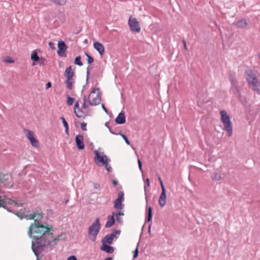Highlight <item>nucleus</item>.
<instances>
[{
    "instance_id": "nucleus-1",
    "label": "nucleus",
    "mask_w": 260,
    "mask_h": 260,
    "mask_svg": "<svg viewBox=\"0 0 260 260\" xmlns=\"http://www.w3.org/2000/svg\"><path fill=\"white\" fill-rule=\"evenodd\" d=\"M35 223H31L28 228V235L30 238H32L33 240H39L41 238H46V237H49V238L45 240V241H48L51 237L50 231L52 230V226L48 224L45 225L40 220L44 216V214L42 212L37 211L35 212Z\"/></svg>"
},
{
    "instance_id": "nucleus-2",
    "label": "nucleus",
    "mask_w": 260,
    "mask_h": 260,
    "mask_svg": "<svg viewBox=\"0 0 260 260\" xmlns=\"http://www.w3.org/2000/svg\"><path fill=\"white\" fill-rule=\"evenodd\" d=\"M50 233L51 234V237L48 241H45V239H47L48 237H46V238H40L38 239H32L31 242V249L36 256H38L43 251L44 247L48 246L51 244L53 242H57L59 241V237H56L53 239V234L50 231Z\"/></svg>"
},
{
    "instance_id": "nucleus-3",
    "label": "nucleus",
    "mask_w": 260,
    "mask_h": 260,
    "mask_svg": "<svg viewBox=\"0 0 260 260\" xmlns=\"http://www.w3.org/2000/svg\"><path fill=\"white\" fill-rule=\"evenodd\" d=\"M246 80L249 86L257 93L260 94V81L251 70L246 71Z\"/></svg>"
},
{
    "instance_id": "nucleus-4",
    "label": "nucleus",
    "mask_w": 260,
    "mask_h": 260,
    "mask_svg": "<svg viewBox=\"0 0 260 260\" xmlns=\"http://www.w3.org/2000/svg\"><path fill=\"white\" fill-rule=\"evenodd\" d=\"M220 113L221 115V120L223 123L224 129L227 132L228 136L231 137L232 135L233 129L230 117L225 110H222Z\"/></svg>"
},
{
    "instance_id": "nucleus-5",
    "label": "nucleus",
    "mask_w": 260,
    "mask_h": 260,
    "mask_svg": "<svg viewBox=\"0 0 260 260\" xmlns=\"http://www.w3.org/2000/svg\"><path fill=\"white\" fill-rule=\"evenodd\" d=\"M95 156L94 160L95 162L99 166H102L110 161V159L105 155H100L99 152L97 150L94 151Z\"/></svg>"
},
{
    "instance_id": "nucleus-6",
    "label": "nucleus",
    "mask_w": 260,
    "mask_h": 260,
    "mask_svg": "<svg viewBox=\"0 0 260 260\" xmlns=\"http://www.w3.org/2000/svg\"><path fill=\"white\" fill-rule=\"evenodd\" d=\"M124 200V192L120 191L118 192V198L114 202V208L117 210H122L124 208V205L122 202Z\"/></svg>"
},
{
    "instance_id": "nucleus-7",
    "label": "nucleus",
    "mask_w": 260,
    "mask_h": 260,
    "mask_svg": "<svg viewBox=\"0 0 260 260\" xmlns=\"http://www.w3.org/2000/svg\"><path fill=\"white\" fill-rule=\"evenodd\" d=\"M128 24L132 31L135 32H139L140 31L141 27L139 25V22L136 18L130 17L128 20Z\"/></svg>"
},
{
    "instance_id": "nucleus-8",
    "label": "nucleus",
    "mask_w": 260,
    "mask_h": 260,
    "mask_svg": "<svg viewBox=\"0 0 260 260\" xmlns=\"http://www.w3.org/2000/svg\"><path fill=\"white\" fill-rule=\"evenodd\" d=\"M57 55L60 57H66L67 56L66 51L67 49L68 46L62 40L58 41L57 44Z\"/></svg>"
},
{
    "instance_id": "nucleus-9",
    "label": "nucleus",
    "mask_w": 260,
    "mask_h": 260,
    "mask_svg": "<svg viewBox=\"0 0 260 260\" xmlns=\"http://www.w3.org/2000/svg\"><path fill=\"white\" fill-rule=\"evenodd\" d=\"M101 230V228L99 226H92V225H90L88 228V233L89 235V239L92 241L94 242L96 236Z\"/></svg>"
},
{
    "instance_id": "nucleus-10",
    "label": "nucleus",
    "mask_w": 260,
    "mask_h": 260,
    "mask_svg": "<svg viewBox=\"0 0 260 260\" xmlns=\"http://www.w3.org/2000/svg\"><path fill=\"white\" fill-rule=\"evenodd\" d=\"M75 143L76 147L79 150H83L84 148L83 136L81 135H77L75 137Z\"/></svg>"
},
{
    "instance_id": "nucleus-11",
    "label": "nucleus",
    "mask_w": 260,
    "mask_h": 260,
    "mask_svg": "<svg viewBox=\"0 0 260 260\" xmlns=\"http://www.w3.org/2000/svg\"><path fill=\"white\" fill-rule=\"evenodd\" d=\"M114 214L115 212H112V215L108 216L107 221L105 225L106 228H110L115 224V219L114 218Z\"/></svg>"
},
{
    "instance_id": "nucleus-12",
    "label": "nucleus",
    "mask_w": 260,
    "mask_h": 260,
    "mask_svg": "<svg viewBox=\"0 0 260 260\" xmlns=\"http://www.w3.org/2000/svg\"><path fill=\"white\" fill-rule=\"evenodd\" d=\"M115 121L116 124H123L125 123L126 119H125V116L124 115V113L123 111H121L118 115V116L116 117V119H115Z\"/></svg>"
},
{
    "instance_id": "nucleus-13",
    "label": "nucleus",
    "mask_w": 260,
    "mask_h": 260,
    "mask_svg": "<svg viewBox=\"0 0 260 260\" xmlns=\"http://www.w3.org/2000/svg\"><path fill=\"white\" fill-rule=\"evenodd\" d=\"M166 199H167V196H166V190H161V193L160 194V196L158 200V203L160 207H164L166 203Z\"/></svg>"
},
{
    "instance_id": "nucleus-14",
    "label": "nucleus",
    "mask_w": 260,
    "mask_h": 260,
    "mask_svg": "<svg viewBox=\"0 0 260 260\" xmlns=\"http://www.w3.org/2000/svg\"><path fill=\"white\" fill-rule=\"evenodd\" d=\"M101 101V93L99 92L96 96L94 98L92 101L88 99V102L90 106H96L100 104Z\"/></svg>"
},
{
    "instance_id": "nucleus-15",
    "label": "nucleus",
    "mask_w": 260,
    "mask_h": 260,
    "mask_svg": "<svg viewBox=\"0 0 260 260\" xmlns=\"http://www.w3.org/2000/svg\"><path fill=\"white\" fill-rule=\"evenodd\" d=\"M93 47L101 55H103L105 52V48L104 45L102 43L98 42H94Z\"/></svg>"
},
{
    "instance_id": "nucleus-16",
    "label": "nucleus",
    "mask_w": 260,
    "mask_h": 260,
    "mask_svg": "<svg viewBox=\"0 0 260 260\" xmlns=\"http://www.w3.org/2000/svg\"><path fill=\"white\" fill-rule=\"evenodd\" d=\"M72 66H70L66 69L64 76L67 79H73V77L75 75V73L72 71Z\"/></svg>"
},
{
    "instance_id": "nucleus-17",
    "label": "nucleus",
    "mask_w": 260,
    "mask_h": 260,
    "mask_svg": "<svg viewBox=\"0 0 260 260\" xmlns=\"http://www.w3.org/2000/svg\"><path fill=\"white\" fill-rule=\"evenodd\" d=\"M101 249L108 253H112L114 251V248L113 247L107 244H102V246L101 247Z\"/></svg>"
},
{
    "instance_id": "nucleus-18",
    "label": "nucleus",
    "mask_w": 260,
    "mask_h": 260,
    "mask_svg": "<svg viewBox=\"0 0 260 260\" xmlns=\"http://www.w3.org/2000/svg\"><path fill=\"white\" fill-rule=\"evenodd\" d=\"M80 108L79 107V102L78 101H76L75 102V105H74V113H75V114H76V116L77 117L85 118L88 115V114L82 115V114H79V113H77V112L76 110H78Z\"/></svg>"
},
{
    "instance_id": "nucleus-19",
    "label": "nucleus",
    "mask_w": 260,
    "mask_h": 260,
    "mask_svg": "<svg viewBox=\"0 0 260 260\" xmlns=\"http://www.w3.org/2000/svg\"><path fill=\"white\" fill-rule=\"evenodd\" d=\"M146 222H149L151 221L152 218V208L151 206L147 207L146 211Z\"/></svg>"
},
{
    "instance_id": "nucleus-20",
    "label": "nucleus",
    "mask_w": 260,
    "mask_h": 260,
    "mask_svg": "<svg viewBox=\"0 0 260 260\" xmlns=\"http://www.w3.org/2000/svg\"><path fill=\"white\" fill-rule=\"evenodd\" d=\"M247 24L246 20L245 19H242L239 20L236 24V26L240 28H244Z\"/></svg>"
},
{
    "instance_id": "nucleus-21",
    "label": "nucleus",
    "mask_w": 260,
    "mask_h": 260,
    "mask_svg": "<svg viewBox=\"0 0 260 260\" xmlns=\"http://www.w3.org/2000/svg\"><path fill=\"white\" fill-rule=\"evenodd\" d=\"M113 239L110 238V237L107 235L104 237V238L102 240V244H111L113 243Z\"/></svg>"
},
{
    "instance_id": "nucleus-22",
    "label": "nucleus",
    "mask_w": 260,
    "mask_h": 260,
    "mask_svg": "<svg viewBox=\"0 0 260 260\" xmlns=\"http://www.w3.org/2000/svg\"><path fill=\"white\" fill-rule=\"evenodd\" d=\"M60 120L62 121V124L63 125V126L65 128V132L67 134H69V125L67 121L66 120L65 118L61 116L59 118Z\"/></svg>"
},
{
    "instance_id": "nucleus-23",
    "label": "nucleus",
    "mask_w": 260,
    "mask_h": 260,
    "mask_svg": "<svg viewBox=\"0 0 260 260\" xmlns=\"http://www.w3.org/2000/svg\"><path fill=\"white\" fill-rule=\"evenodd\" d=\"M73 79H68L65 81V83L66 84V87L69 89L71 90L73 89V84L74 83V81H73Z\"/></svg>"
},
{
    "instance_id": "nucleus-24",
    "label": "nucleus",
    "mask_w": 260,
    "mask_h": 260,
    "mask_svg": "<svg viewBox=\"0 0 260 260\" xmlns=\"http://www.w3.org/2000/svg\"><path fill=\"white\" fill-rule=\"evenodd\" d=\"M8 178L5 177V182H4L3 183L4 184V186L5 188H11L13 187V182H7L6 180H8Z\"/></svg>"
},
{
    "instance_id": "nucleus-25",
    "label": "nucleus",
    "mask_w": 260,
    "mask_h": 260,
    "mask_svg": "<svg viewBox=\"0 0 260 260\" xmlns=\"http://www.w3.org/2000/svg\"><path fill=\"white\" fill-rule=\"evenodd\" d=\"M120 232L121 231L120 230H114L112 233L108 234V235L110 237V238H111L113 240L114 238L116 239L118 238V237H116V235H119Z\"/></svg>"
},
{
    "instance_id": "nucleus-26",
    "label": "nucleus",
    "mask_w": 260,
    "mask_h": 260,
    "mask_svg": "<svg viewBox=\"0 0 260 260\" xmlns=\"http://www.w3.org/2000/svg\"><path fill=\"white\" fill-rule=\"evenodd\" d=\"M29 140L33 146L38 147L39 146V141L34 137V136L30 138Z\"/></svg>"
},
{
    "instance_id": "nucleus-27",
    "label": "nucleus",
    "mask_w": 260,
    "mask_h": 260,
    "mask_svg": "<svg viewBox=\"0 0 260 260\" xmlns=\"http://www.w3.org/2000/svg\"><path fill=\"white\" fill-rule=\"evenodd\" d=\"M31 59L34 61H38L39 60V57L38 55L37 52L36 51H34L31 55Z\"/></svg>"
},
{
    "instance_id": "nucleus-28",
    "label": "nucleus",
    "mask_w": 260,
    "mask_h": 260,
    "mask_svg": "<svg viewBox=\"0 0 260 260\" xmlns=\"http://www.w3.org/2000/svg\"><path fill=\"white\" fill-rule=\"evenodd\" d=\"M84 54L87 57V63L88 64H91L94 61V58L86 52H84Z\"/></svg>"
},
{
    "instance_id": "nucleus-29",
    "label": "nucleus",
    "mask_w": 260,
    "mask_h": 260,
    "mask_svg": "<svg viewBox=\"0 0 260 260\" xmlns=\"http://www.w3.org/2000/svg\"><path fill=\"white\" fill-rule=\"evenodd\" d=\"M116 135H120L122 138L123 139V140H124L125 142L128 145H131V143H130V141H129L127 137L123 133H122V132H119L118 134H116Z\"/></svg>"
},
{
    "instance_id": "nucleus-30",
    "label": "nucleus",
    "mask_w": 260,
    "mask_h": 260,
    "mask_svg": "<svg viewBox=\"0 0 260 260\" xmlns=\"http://www.w3.org/2000/svg\"><path fill=\"white\" fill-rule=\"evenodd\" d=\"M81 57L80 56H77L75 57L74 60V63L79 66H83V63L81 61Z\"/></svg>"
},
{
    "instance_id": "nucleus-31",
    "label": "nucleus",
    "mask_w": 260,
    "mask_h": 260,
    "mask_svg": "<svg viewBox=\"0 0 260 260\" xmlns=\"http://www.w3.org/2000/svg\"><path fill=\"white\" fill-rule=\"evenodd\" d=\"M140 243L139 242L137 243V247L135 250L133 252V258H136L138 257L139 255V246Z\"/></svg>"
},
{
    "instance_id": "nucleus-32",
    "label": "nucleus",
    "mask_w": 260,
    "mask_h": 260,
    "mask_svg": "<svg viewBox=\"0 0 260 260\" xmlns=\"http://www.w3.org/2000/svg\"><path fill=\"white\" fill-rule=\"evenodd\" d=\"M231 82L232 84L231 90L233 91V92L235 93V90L237 92L239 91L238 88L237 86H235V84L234 82V80L233 79H231Z\"/></svg>"
},
{
    "instance_id": "nucleus-33",
    "label": "nucleus",
    "mask_w": 260,
    "mask_h": 260,
    "mask_svg": "<svg viewBox=\"0 0 260 260\" xmlns=\"http://www.w3.org/2000/svg\"><path fill=\"white\" fill-rule=\"evenodd\" d=\"M4 197L5 198V201H7V206H8V205H12L14 204V203L15 202V200L7 198L6 196H4Z\"/></svg>"
},
{
    "instance_id": "nucleus-34",
    "label": "nucleus",
    "mask_w": 260,
    "mask_h": 260,
    "mask_svg": "<svg viewBox=\"0 0 260 260\" xmlns=\"http://www.w3.org/2000/svg\"><path fill=\"white\" fill-rule=\"evenodd\" d=\"M51 2L54 3L58 5H63L66 4V0H50Z\"/></svg>"
},
{
    "instance_id": "nucleus-35",
    "label": "nucleus",
    "mask_w": 260,
    "mask_h": 260,
    "mask_svg": "<svg viewBox=\"0 0 260 260\" xmlns=\"http://www.w3.org/2000/svg\"><path fill=\"white\" fill-rule=\"evenodd\" d=\"M67 103L68 105L71 106L73 104L74 102V99L73 98L71 97L70 96L68 95L67 97Z\"/></svg>"
},
{
    "instance_id": "nucleus-36",
    "label": "nucleus",
    "mask_w": 260,
    "mask_h": 260,
    "mask_svg": "<svg viewBox=\"0 0 260 260\" xmlns=\"http://www.w3.org/2000/svg\"><path fill=\"white\" fill-rule=\"evenodd\" d=\"M91 225H92V226H96V227H98L99 226L100 228H101V223H100V219L99 218H96L95 220L94 221V222L92 223Z\"/></svg>"
},
{
    "instance_id": "nucleus-37",
    "label": "nucleus",
    "mask_w": 260,
    "mask_h": 260,
    "mask_svg": "<svg viewBox=\"0 0 260 260\" xmlns=\"http://www.w3.org/2000/svg\"><path fill=\"white\" fill-rule=\"evenodd\" d=\"M24 218L26 219H34L35 218V212L33 213H31L29 214L25 213V216H24Z\"/></svg>"
},
{
    "instance_id": "nucleus-38",
    "label": "nucleus",
    "mask_w": 260,
    "mask_h": 260,
    "mask_svg": "<svg viewBox=\"0 0 260 260\" xmlns=\"http://www.w3.org/2000/svg\"><path fill=\"white\" fill-rule=\"evenodd\" d=\"M212 179L214 181H218L220 180L221 176L218 173H215L214 174L213 176H212Z\"/></svg>"
},
{
    "instance_id": "nucleus-39",
    "label": "nucleus",
    "mask_w": 260,
    "mask_h": 260,
    "mask_svg": "<svg viewBox=\"0 0 260 260\" xmlns=\"http://www.w3.org/2000/svg\"><path fill=\"white\" fill-rule=\"evenodd\" d=\"M15 214L19 217L20 218V219L24 218V216H25V212H22L21 210L19 211L18 212L15 213Z\"/></svg>"
},
{
    "instance_id": "nucleus-40",
    "label": "nucleus",
    "mask_w": 260,
    "mask_h": 260,
    "mask_svg": "<svg viewBox=\"0 0 260 260\" xmlns=\"http://www.w3.org/2000/svg\"><path fill=\"white\" fill-rule=\"evenodd\" d=\"M8 177V175L4 174L3 173H0V183L5 182V177Z\"/></svg>"
},
{
    "instance_id": "nucleus-41",
    "label": "nucleus",
    "mask_w": 260,
    "mask_h": 260,
    "mask_svg": "<svg viewBox=\"0 0 260 260\" xmlns=\"http://www.w3.org/2000/svg\"><path fill=\"white\" fill-rule=\"evenodd\" d=\"M4 61L6 63H13L14 60L10 56H7L4 60Z\"/></svg>"
},
{
    "instance_id": "nucleus-42",
    "label": "nucleus",
    "mask_w": 260,
    "mask_h": 260,
    "mask_svg": "<svg viewBox=\"0 0 260 260\" xmlns=\"http://www.w3.org/2000/svg\"><path fill=\"white\" fill-rule=\"evenodd\" d=\"M27 132V134L26 135V137L27 139L29 140L30 138H31L32 137L34 136V134L32 132L29 131V130H26Z\"/></svg>"
},
{
    "instance_id": "nucleus-43",
    "label": "nucleus",
    "mask_w": 260,
    "mask_h": 260,
    "mask_svg": "<svg viewBox=\"0 0 260 260\" xmlns=\"http://www.w3.org/2000/svg\"><path fill=\"white\" fill-rule=\"evenodd\" d=\"M116 217V220L118 223H119L120 224H123V219L120 217V216H115Z\"/></svg>"
},
{
    "instance_id": "nucleus-44",
    "label": "nucleus",
    "mask_w": 260,
    "mask_h": 260,
    "mask_svg": "<svg viewBox=\"0 0 260 260\" xmlns=\"http://www.w3.org/2000/svg\"><path fill=\"white\" fill-rule=\"evenodd\" d=\"M105 166V168L109 172H112V168L111 167L110 165L109 164H108V162L105 164L104 165Z\"/></svg>"
},
{
    "instance_id": "nucleus-45",
    "label": "nucleus",
    "mask_w": 260,
    "mask_h": 260,
    "mask_svg": "<svg viewBox=\"0 0 260 260\" xmlns=\"http://www.w3.org/2000/svg\"><path fill=\"white\" fill-rule=\"evenodd\" d=\"M124 213L121 210H117V212L115 213L114 216H123Z\"/></svg>"
},
{
    "instance_id": "nucleus-46",
    "label": "nucleus",
    "mask_w": 260,
    "mask_h": 260,
    "mask_svg": "<svg viewBox=\"0 0 260 260\" xmlns=\"http://www.w3.org/2000/svg\"><path fill=\"white\" fill-rule=\"evenodd\" d=\"M149 186H150V181H149V178H147L146 180V183H145V186H144L145 191H146V188L147 187H149Z\"/></svg>"
},
{
    "instance_id": "nucleus-47",
    "label": "nucleus",
    "mask_w": 260,
    "mask_h": 260,
    "mask_svg": "<svg viewBox=\"0 0 260 260\" xmlns=\"http://www.w3.org/2000/svg\"><path fill=\"white\" fill-rule=\"evenodd\" d=\"M86 125H87V124L86 123H85L84 122H83L81 123V127L83 131H86L87 130Z\"/></svg>"
},
{
    "instance_id": "nucleus-48",
    "label": "nucleus",
    "mask_w": 260,
    "mask_h": 260,
    "mask_svg": "<svg viewBox=\"0 0 260 260\" xmlns=\"http://www.w3.org/2000/svg\"><path fill=\"white\" fill-rule=\"evenodd\" d=\"M14 205L16 207H22L23 206V204L20 201H15Z\"/></svg>"
},
{
    "instance_id": "nucleus-49",
    "label": "nucleus",
    "mask_w": 260,
    "mask_h": 260,
    "mask_svg": "<svg viewBox=\"0 0 260 260\" xmlns=\"http://www.w3.org/2000/svg\"><path fill=\"white\" fill-rule=\"evenodd\" d=\"M49 46L52 50L55 49V44L53 42H50L49 43Z\"/></svg>"
},
{
    "instance_id": "nucleus-50",
    "label": "nucleus",
    "mask_w": 260,
    "mask_h": 260,
    "mask_svg": "<svg viewBox=\"0 0 260 260\" xmlns=\"http://www.w3.org/2000/svg\"><path fill=\"white\" fill-rule=\"evenodd\" d=\"M105 126H106L107 127H108V129H109V131H110V132L111 133H112V134H114V135L116 134V133H115L113 132L111 130L110 127V126L109 125V124H108V122H106V123H105Z\"/></svg>"
},
{
    "instance_id": "nucleus-51",
    "label": "nucleus",
    "mask_w": 260,
    "mask_h": 260,
    "mask_svg": "<svg viewBox=\"0 0 260 260\" xmlns=\"http://www.w3.org/2000/svg\"><path fill=\"white\" fill-rule=\"evenodd\" d=\"M67 260H77L75 255H71L68 257Z\"/></svg>"
},
{
    "instance_id": "nucleus-52",
    "label": "nucleus",
    "mask_w": 260,
    "mask_h": 260,
    "mask_svg": "<svg viewBox=\"0 0 260 260\" xmlns=\"http://www.w3.org/2000/svg\"><path fill=\"white\" fill-rule=\"evenodd\" d=\"M99 90V88H93V89L91 90V92H90V94L89 95L88 99H89V97H90V96L91 94H92V93H94L96 90Z\"/></svg>"
},
{
    "instance_id": "nucleus-53",
    "label": "nucleus",
    "mask_w": 260,
    "mask_h": 260,
    "mask_svg": "<svg viewBox=\"0 0 260 260\" xmlns=\"http://www.w3.org/2000/svg\"><path fill=\"white\" fill-rule=\"evenodd\" d=\"M52 86V83L50 82H48L46 84V89H48L50 88Z\"/></svg>"
},
{
    "instance_id": "nucleus-54",
    "label": "nucleus",
    "mask_w": 260,
    "mask_h": 260,
    "mask_svg": "<svg viewBox=\"0 0 260 260\" xmlns=\"http://www.w3.org/2000/svg\"><path fill=\"white\" fill-rule=\"evenodd\" d=\"M159 183H160V186H161V190H166V188H165V187L164 186V184L163 183L162 181H161L160 182H159Z\"/></svg>"
},
{
    "instance_id": "nucleus-55",
    "label": "nucleus",
    "mask_w": 260,
    "mask_h": 260,
    "mask_svg": "<svg viewBox=\"0 0 260 260\" xmlns=\"http://www.w3.org/2000/svg\"><path fill=\"white\" fill-rule=\"evenodd\" d=\"M102 108L107 114H108V111L104 104H102Z\"/></svg>"
},
{
    "instance_id": "nucleus-56",
    "label": "nucleus",
    "mask_w": 260,
    "mask_h": 260,
    "mask_svg": "<svg viewBox=\"0 0 260 260\" xmlns=\"http://www.w3.org/2000/svg\"><path fill=\"white\" fill-rule=\"evenodd\" d=\"M77 113H79V114H82V115H84V114H83L84 112H83V110H82V109H81V108L79 109L77 111Z\"/></svg>"
},
{
    "instance_id": "nucleus-57",
    "label": "nucleus",
    "mask_w": 260,
    "mask_h": 260,
    "mask_svg": "<svg viewBox=\"0 0 260 260\" xmlns=\"http://www.w3.org/2000/svg\"><path fill=\"white\" fill-rule=\"evenodd\" d=\"M92 68H93V66L90 64L87 67L86 69L87 71H89L91 70L92 69Z\"/></svg>"
},
{
    "instance_id": "nucleus-58",
    "label": "nucleus",
    "mask_w": 260,
    "mask_h": 260,
    "mask_svg": "<svg viewBox=\"0 0 260 260\" xmlns=\"http://www.w3.org/2000/svg\"><path fill=\"white\" fill-rule=\"evenodd\" d=\"M89 75H90L89 71L87 70V71H86V81H87L89 79Z\"/></svg>"
},
{
    "instance_id": "nucleus-59",
    "label": "nucleus",
    "mask_w": 260,
    "mask_h": 260,
    "mask_svg": "<svg viewBox=\"0 0 260 260\" xmlns=\"http://www.w3.org/2000/svg\"><path fill=\"white\" fill-rule=\"evenodd\" d=\"M182 43L183 44V45H184V48L185 50H187V46H186V42L184 40H182Z\"/></svg>"
},
{
    "instance_id": "nucleus-60",
    "label": "nucleus",
    "mask_w": 260,
    "mask_h": 260,
    "mask_svg": "<svg viewBox=\"0 0 260 260\" xmlns=\"http://www.w3.org/2000/svg\"><path fill=\"white\" fill-rule=\"evenodd\" d=\"M145 199H146V206H147V205H148V197L146 190L145 191Z\"/></svg>"
},
{
    "instance_id": "nucleus-61",
    "label": "nucleus",
    "mask_w": 260,
    "mask_h": 260,
    "mask_svg": "<svg viewBox=\"0 0 260 260\" xmlns=\"http://www.w3.org/2000/svg\"><path fill=\"white\" fill-rule=\"evenodd\" d=\"M88 106L86 104V103H83L82 105V108L83 109H86L87 108Z\"/></svg>"
},
{
    "instance_id": "nucleus-62",
    "label": "nucleus",
    "mask_w": 260,
    "mask_h": 260,
    "mask_svg": "<svg viewBox=\"0 0 260 260\" xmlns=\"http://www.w3.org/2000/svg\"><path fill=\"white\" fill-rule=\"evenodd\" d=\"M112 182L113 184L114 185V186H116L118 184L117 181L115 180H113L112 181Z\"/></svg>"
},
{
    "instance_id": "nucleus-63",
    "label": "nucleus",
    "mask_w": 260,
    "mask_h": 260,
    "mask_svg": "<svg viewBox=\"0 0 260 260\" xmlns=\"http://www.w3.org/2000/svg\"><path fill=\"white\" fill-rule=\"evenodd\" d=\"M94 186L95 188H100V184L98 183H94Z\"/></svg>"
},
{
    "instance_id": "nucleus-64",
    "label": "nucleus",
    "mask_w": 260,
    "mask_h": 260,
    "mask_svg": "<svg viewBox=\"0 0 260 260\" xmlns=\"http://www.w3.org/2000/svg\"><path fill=\"white\" fill-rule=\"evenodd\" d=\"M87 100H86V96L85 95L83 96V103H86Z\"/></svg>"
}]
</instances>
